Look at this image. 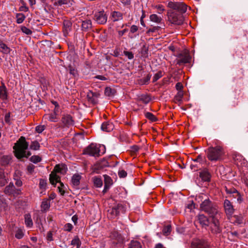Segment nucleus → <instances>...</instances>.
Returning a JSON list of instances; mask_svg holds the SVG:
<instances>
[{
    "label": "nucleus",
    "instance_id": "1",
    "mask_svg": "<svg viewBox=\"0 0 248 248\" xmlns=\"http://www.w3.org/2000/svg\"><path fill=\"white\" fill-rule=\"evenodd\" d=\"M205 195H199L196 198V200L201 202L200 209L210 216V230L214 234H220L222 232V213L219 210L218 207L209 198L204 199Z\"/></svg>",
    "mask_w": 248,
    "mask_h": 248
},
{
    "label": "nucleus",
    "instance_id": "2",
    "mask_svg": "<svg viewBox=\"0 0 248 248\" xmlns=\"http://www.w3.org/2000/svg\"><path fill=\"white\" fill-rule=\"evenodd\" d=\"M29 143L26 141L24 137H21L15 143L13 148L15 150L16 156L21 159L26 156V150L28 149Z\"/></svg>",
    "mask_w": 248,
    "mask_h": 248
},
{
    "label": "nucleus",
    "instance_id": "3",
    "mask_svg": "<svg viewBox=\"0 0 248 248\" xmlns=\"http://www.w3.org/2000/svg\"><path fill=\"white\" fill-rule=\"evenodd\" d=\"M66 167L64 164H57L56 165L53 171L49 175V181L52 185L55 186L57 182L60 181V177L58 175L57 173H60L63 174L66 171Z\"/></svg>",
    "mask_w": 248,
    "mask_h": 248
},
{
    "label": "nucleus",
    "instance_id": "4",
    "mask_svg": "<svg viewBox=\"0 0 248 248\" xmlns=\"http://www.w3.org/2000/svg\"><path fill=\"white\" fill-rule=\"evenodd\" d=\"M224 154L223 148L220 146L211 147L208 149L207 157L211 161H217L220 160Z\"/></svg>",
    "mask_w": 248,
    "mask_h": 248
},
{
    "label": "nucleus",
    "instance_id": "5",
    "mask_svg": "<svg viewBox=\"0 0 248 248\" xmlns=\"http://www.w3.org/2000/svg\"><path fill=\"white\" fill-rule=\"evenodd\" d=\"M168 20L172 24L180 25L183 23L184 17L182 14L170 10L168 12Z\"/></svg>",
    "mask_w": 248,
    "mask_h": 248
},
{
    "label": "nucleus",
    "instance_id": "6",
    "mask_svg": "<svg viewBox=\"0 0 248 248\" xmlns=\"http://www.w3.org/2000/svg\"><path fill=\"white\" fill-rule=\"evenodd\" d=\"M125 210V206L121 203H118L114 205L111 209L108 210V213L111 218H114L121 214H124Z\"/></svg>",
    "mask_w": 248,
    "mask_h": 248
},
{
    "label": "nucleus",
    "instance_id": "7",
    "mask_svg": "<svg viewBox=\"0 0 248 248\" xmlns=\"http://www.w3.org/2000/svg\"><path fill=\"white\" fill-rule=\"evenodd\" d=\"M168 7L182 14L185 13L187 10V5L182 2L170 1L168 4Z\"/></svg>",
    "mask_w": 248,
    "mask_h": 248
},
{
    "label": "nucleus",
    "instance_id": "8",
    "mask_svg": "<svg viewBox=\"0 0 248 248\" xmlns=\"http://www.w3.org/2000/svg\"><path fill=\"white\" fill-rule=\"evenodd\" d=\"M100 150L94 144L92 143L84 150V154L91 156H96L99 155Z\"/></svg>",
    "mask_w": 248,
    "mask_h": 248
},
{
    "label": "nucleus",
    "instance_id": "9",
    "mask_svg": "<svg viewBox=\"0 0 248 248\" xmlns=\"http://www.w3.org/2000/svg\"><path fill=\"white\" fill-rule=\"evenodd\" d=\"M192 248H211L209 243L203 239L194 240L191 244Z\"/></svg>",
    "mask_w": 248,
    "mask_h": 248
},
{
    "label": "nucleus",
    "instance_id": "10",
    "mask_svg": "<svg viewBox=\"0 0 248 248\" xmlns=\"http://www.w3.org/2000/svg\"><path fill=\"white\" fill-rule=\"evenodd\" d=\"M94 19L98 23L104 24L107 21V16L104 11L97 12L94 15Z\"/></svg>",
    "mask_w": 248,
    "mask_h": 248
},
{
    "label": "nucleus",
    "instance_id": "11",
    "mask_svg": "<svg viewBox=\"0 0 248 248\" xmlns=\"http://www.w3.org/2000/svg\"><path fill=\"white\" fill-rule=\"evenodd\" d=\"M61 121L63 127H70L74 124V121L72 116L69 114L63 115Z\"/></svg>",
    "mask_w": 248,
    "mask_h": 248
},
{
    "label": "nucleus",
    "instance_id": "12",
    "mask_svg": "<svg viewBox=\"0 0 248 248\" xmlns=\"http://www.w3.org/2000/svg\"><path fill=\"white\" fill-rule=\"evenodd\" d=\"M100 96L98 92H93L89 91L87 94V97L89 102L93 104H96L98 102V98Z\"/></svg>",
    "mask_w": 248,
    "mask_h": 248
},
{
    "label": "nucleus",
    "instance_id": "13",
    "mask_svg": "<svg viewBox=\"0 0 248 248\" xmlns=\"http://www.w3.org/2000/svg\"><path fill=\"white\" fill-rule=\"evenodd\" d=\"M191 61V57L188 54H180L178 56V59L176 60V64L181 65L183 64H185L190 62Z\"/></svg>",
    "mask_w": 248,
    "mask_h": 248
},
{
    "label": "nucleus",
    "instance_id": "14",
    "mask_svg": "<svg viewBox=\"0 0 248 248\" xmlns=\"http://www.w3.org/2000/svg\"><path fill=\"white\" fill-rule=\"evenodd\" d=\"M224 208L225 212L228 216H231L234 213V209L231 202L227 199L224 202Z\"/></svg>",
    "mask_w": 248,
    "mask_h": 248
},
{
    "label": "nucleus",
    "instance_id": "15",
    "mask_svg": "<svg viewBox=\"0 0 248 248\" xmlns=\"http://www.w3.org/2000/svg\"><path fill=\"white\" fill-rule=\"evenodd\" d=\"M198 221L202 227H210V218H208L203 214L199 215L198 216Z\"/></svg>",
    "mask_w": 248,
    "mask_h": 248
},
{
    "label": "nucleus",
    "instance_id": "16",
    "mask_svg": "<svg viewBox=\"0 0 248 248\" xmlns=\"http://www.w3.org/2000/svg\"><path fill=\"white\" fill-rule=\"evenodd\" d=\"M199 176L204 182H209L211 180V175L208 170L204 168L199 172Z\"/></svg>",
    "mask_w": 248,
    "mask_h": 248
},
{
    "label": "nucleus",
    "instance_id": "17",
    "mask_svg": "<svg viewBox=\"0 0 248 248\" xmlns=\"http://www.w3.org/2000/svg\"><path fill=\"white\" fill-rule=\"evenodd\" d=\"M72 22L69 20H64L63 22V32L64 36L66 37L72 29Z\"/></svg>",
    "mask_w": 248,
    "mask_h": 248
},
{
    "label": "nucleus",
    "instance_id": "18",
    "mask_svg": "<svg viewBox=\"0 0 248 248\" xmlns=\"http://www.w3.org/2000/svg\"><path fill=\"white\" fill-rule=\"evenodd\" d=\"M110 18L113 22L118 21L123 19V15L120 12L113 11L111 14Z\"/></svg>",
    "mask_w": 248,
    "mask_h": 248
},
{
    "label": "nucleus",
    "instance_id": "19",
    "mask_svg": "<svg viewBox=\"0 0 248 248\" xmlns=\"http://www.w3.org/2000/svg\"><path fill=\"white\" fill-rule=\"evenodd\" d=\"M114 128V125L112 123L106 122L101 125V129L105 132H110Z\"/></svg>",
    "mask_w": 248,
    "mask_h": 248
},
{
    "label": "nucleus",
    "instance_id": "20",
    "mask_svg": "<svg viewBox=\"0 0 248 248\" xmlns=\"http://www.w3.org/2000/svg\"><path fill=\"white\" fill-rule=\"evenodd\" d=\"M45 119H47L50 122H57L59 120V115L54 113L45 114L44 116Z\"/></svg>",
    "mask_w": 248,
    "mask_h": 248
},
{
    "label": "nucleus",
    "instance_id": "21",
    "mask_svg": "<svg viewBox=\"0 0 248 248\" xmlns=\"http://www.w3.org/2000/svg\"><path fill=\"white\" fill-rule=\"evenodd\" d=\"M50 200L49 199H44L42 201L41 205V211L42 212H46L50 208Z\"/></svg>",
    "mask_w": 248,
    "mask_h": 248
},
{
    "label": "nucleus",
    "instance_id": "22",
    "mask_svg": "<svg viewBox=\"0 0 248 248\" xmlns=\"http://www.w3.org/2000/svg\"><path fill=\"white\" fill-rule=\"evenodd\" d=\"M25 224L27 227L31 228L33 226V221L30 214H26L24 215Z\"/></svg>",
    "mask_w": 248,
    "mask_h": 248
},
{
    "label": "nucleus",
    "instance_id": "23",
    "mask_svg": "<svg viewBox=\"0 0 248 248\" xmlns=\"http://www.w3.org/2000/svg\"><path fill=\"white\" fill-rule=\"evenodd\" d=\"M73 0H55L54 5V6H62V5H68L70 6L72 5Z\"/></svg>",
    "mask_w": 248,
    "mask_h": 248
},
{
    "label": "nucleus",
    "instance_id": "24",
    "mask_svg": "<svg viewBox=\"0 0 248 248\" xmlns=\"http://www.w3.org/2000/svg\"><path fill=\"white\" fill-rule=\"evenodd\" d=\"M81 176L78 174H74L72 178L71 183L74 186H78L80 184Z\"/></svg>",
    "mask_w": 248,
    "mask_h": 248
},
{
    "label": "nucleus",
    "instance_id": "25",
    "mask_svg": "<svg viewBox=\"0 0 248 248\" xmlns=\"http://www.w3.org/2000/svg\"><path fill=\"white\" fill-rule=\"evenodd\" d=\"M139 100L143 103L147 104L151 100V98L147 94H142L139 96Z\"/></svg>",
    "mask_w": 248,
    "mask_h": 248
},
{
    "label": "nucleus",
    "instance_id": "26",
    "mask_svg": "<svg viewBox=\"0 0 248 248\" xmlns=\"http://www.w3.org/2000/svg\"><path fill=\"white\" fill-rule=\"evenodd\" d=\"M104 183L106 189H109L110 186L112 185V180L110 176L108 175H104Z\"/></svg>",
    "mask_w": 248,
    "mask_h": 248
},
{
    "label": "nucleus",
    "instance_id": "27",
    "mask_svg": "<svg viewBox=\"0 0 248 248\" xmlns=\"http://www.w3.org/2000/svg\"><path fill=\"white\" fill-rule=\"evenodd\" d=\"M7 93L6 87L3 85L0 86V99L4 100L7 99Z\"/></svg>",
    "mask_w": 248,
    "mask_h": 248
},
{
    "label": "nucleus",
    "instance_id": "28",
    "mask_svg": "<svg viewBox=\"0 0 248 248\" xmlns=\"http://www.w3.org/2000/svg\"><path fill=\"white\" fill-rule=\"evenodd\" d=\"M226 190L228 193L235 194V198H237V201L239 203H241L243 201L240 194L235 189H233L232 190H228V189L226 188Z\"/></svg>",
    "mask_w": 248,
    "mask_h": 248
},
{
    "label": "nucleus",
    "instance_id": "29",
    "mask_svg": "<svg viewBox=\"0 0 248 248\" xmlns=\"http://www.w3.org/2000/svg\"><path fill=\"white\" fill-rule=\"evenodd\" d=\"M110 236L112 239L117 240L118 242H120L122 240L121 234L117 231L111 232Z\"/></svg>",
    "mask_w": 248,
    "mask_h": 248
},
{
    "label": "nucleus",
    "instance_id": "30",
    "mask_svg": "<svg viewBox=\"0 0 248 248\" xmlns=\"http://www.w3.org/2000/svg\"><path fill=\"white\" fill-rule=\"evenodd\" d=\"M184 96L183 91H179L174 98V102L175 103H181Z\"/></svg>",
    "mask_w": 248,
    "mask_h": 248
},
{
    "label": "nucleus",
    "instance_id": "31",
    "mask_svg": "<svg viewBox=\"0 0 248 248\" xmlns=\"http://www.w3.org/2000/svg\"><path fill=\"white\" fill-rule=\"evenodd\" d=\"M81 27L83 30L87 31L92 27V22L90 20H86L82 21Z\"/></svg>",
    "mask_w": 248,
    "mask_h": 248
},
{
    "label": "nucleus",
    "instance_id": "32",
    "mask_svg": "<svg viewBox=\"0 0 248 248\" xmlns=\"http://www.w3.org/2000/svg\"><path fill=\"white\" fill-rule=\"evenodd\" d=\"M0 51L4 53L8 54L10 52V49L5 44L0 41Z\"/></svg>",
    "mask_w": 248,
    "mask_h": 248
},
{
    "label": "nucleus",
    "instance_id": "33",
    "mask_svg": "<svg viewBox=\"0 0 248 248\" xmlns=\"http://www.w3.org/2000/svg\"><path fill=\"white\" fill-rule=\"evenodd\" d=\"M15 187L13 184L10 183L8 186L5 188L4 192L7 194H12L15 191Z\"/></svg>",
    "mask_w": 248,
    "mask_h": 248
},
{
    "label": "nucleus",
    "instance_id": "34",
    "mask_svg": "<svg viewBox=\"0 0 248 248\" xmlns=\"http://www.w3.org/2000/svg\"><path fill=\"white\" fill-rule=\"evenodd\" d=\"M69 73L73 76L74 78H77L78 76V70L72 65H69L68 67Z\"/></svg>",
    "mask_w": 248,
    "mask_h": 248
},
{
    "label": "nucleus",
    "instance_id": "35",
    "mask_svg": "<svg viewBox=\"0 0 248 248\" xmlns=\"http://www.w3.org/2000/svg\"><path fill=\"white\" fill-rule=\"evenodd\" d=\"M194 163H199V164H203L205 163V158L201 155H199L195 159L193 160Z\"/></svg>",
    "mask_w": 248,
    "mask_h": 248
},
{
    "label": "nucleus",
    "instance_id": "36",
    "mask_svg": "<svg viewBox=\"0 0 248 248\" xmlns=\"http://www.w3.org/2000/svg\"><path fill=\"white\" fill-rule=\"evenodd\" d=\"M16 23L17 24L22 23L25 19L26 16L22 13H17L16 16Z\"/></svg>",
    "mask_w": 248,
    "mask_h": 248
},
{
    "label": "nucleus",
    "instance_id": "37",
    "mask_svg": "<svg viewBox=\"0 0 248 248\" xmlns=\"http://www.w3.org/2000/svg\"><path fill=\"white\" fill-rule=\"evenodd\" d=\"M11 160V156L9 155H3L1 158V163L2 165H7L9 164Z\"/></svg>",
    "mask_w": 248,
    "mask_h": 248
},
{
    "label": "nucleus",
    "instance_id": "38",
    "mask_svg": "<svg viewBox=\"0 0 248 248\" xmlns=\"http://www.w3.org/2000/svg\"><path fill=\"white\" fill-rule=\"evenodd\" d=\"M128 248H142L141 244L138 241L132 240L129 244Z\"/></svg>",
    "mask_w": 248,
    "mask_h": 248
},
{
    "label": "nucleus",
    "instance_id": "39",
    "mask_svg": "<svg viewBox=\"0 0 248 248\" xmlns=\"http://www.w3.org/2000/svg\"><path fill=\"white\" fill-rule=\"evenodd\" d=\"M71 245L76 246L77 248H79L81 245V242L78 236L74 237L71 241Z\"/></svg>",
    "mask_w": 248,
    "mask_h": 248
},
{
    "label": "nucleus",
    "instance_id": "40",
    "mask_svg": "<svg viewBox=\"0 0 248 248\" xmlns=\"http://www.w3.org/2000/svg\"><path fill=\"white\" fill-rule=\"evenodd\" d=\"M145 116L146 118L150 120L151 121L154 122L157 120V118L152 113L147 112L145 114Z\"/></svg>",
    "mask_w": 248,
    "mask_h": 248
},
{
    "label": "nucleus",
    "instance_id": "41",
    "mask_svg": "<svg viewBox=\"0 0 248 248\" xmlns=\"http://www.w3.org/2000/svg\"><path fill=\"white\" fill-rule=\"evenodd\" d=\"M150 19L151 21L155 23H160L162 20L161 17H159L156 14H152L150 15Z\"/></svg>",
    "mask_w": 248,
    "mask_h": 248
},
{
    "label": "nucleus",
    "instance_id": "42",
    "mask_svg": "<svg viewBox=\"0 0 248 248\" xmlns=\"http://www.w3.org/2000/svg\"><path fill=\"white\" fill-rule=\"evenodd\" d=\"M171 227L170 225H168L164 226L162 230V233L164 235H169L171 232Z\"/></svg>",
    "mask_w": 248,
    "mask_h": 248
},
{
    "label": "nucleus",
    "instance_id": "43",
    "mask_svg": "<svg viewBox=\"0 0 248 248\" xmlns=\"http://www.w3.org/2000/svg\"><path fill=\"white\" fill-rule=\"evenodd\" d=\"M151 77V75L150 74L147 75V76L141 79H140L139 80V83L141 85H144L147 84L149 81L150 80Z\"/></svg>",
    "mask_w": 248,
    "mask_h": 248
},
{
    "label": "nucleus",
    "instance_id": "44",
    "mask_svg": "<svg viewBox=\"0 0 248 248\" xmlns=\"http://www.w3.org/2000/svg\"><path fill=\"white\" fill-rule=\"evenodd\" d=\"M40 145L39 143L36 141H32L30 145V148L33 150H38L39 149Z\"/></svg>",
    "mask_w": 248,
    "mask_h": 248
},
{
    "label": "nucleus",
    "instance_id": "45",
    "mask_svg": "<svg viewBox=\"0 0 248 248\" xmlns=\"http://www.w3.org/2000/svg\"><path fill=\"white\" fill-rule=\"evenodd\" d=\"M6 183V180L4 176L3 170H0V186H3Z\"/></svg>",
    "mask_w": 248,
    "mask_h": 248
},
{
    "label": "nucleus",
    "instance_id": "46",
    "mask_svg": "<svg viewBox=\"0 0 248 248\" xmlns=\"http://www.w3.org/2000/svg\"><path fill=\"white\" fill-rule=\"evenodd\" d=\"M93 181L94 184L96 186L100 187L102 186L103 183L101 178L98 177H94Z\"/></svg>",
    "mask_w": 248,
    "mask_h": 248
},
{
    "label": "nucleus",
    "instance_id": "47",
    "mask_svg": "<svg viewBox=\"0 0 248 248\" xmlns=\"http://www.w3.org/2000/svg\"><path fill=\"white\" fill-rule=\"evenodd\" d=\"M202 164H199V163H192L190 165V168L192 170H193L194 171H196L198 169H200L202 167Z\"/></svg>",
    "mask_w": 248,
    "mask_h": 248
},
{
    "label": "nucleus",
    "instance_id": "48",
    "mask_svg": "<svg viewBox=\"0 0 248 248\" xmlns=\"http://www.w3.org/2000/svg\"><path fill=\"white\" fill-rule=\"evenodd\" d=\"M163 76L162 72L161 71H158L157 73L155 74L153 77V81L154 82L156 81L160 78H161Z\"/></svg>",
    "mask_w": 248,
    "mask_h": 248
},
{
    "label": "nucleus",
    "instance_id": "49",
    "mask_svg": "<svg viewBox=\"0 0 248 248\" xmlns=\"http://www.w3.org/2000/svg\"><path fill=\"white\" fill-rule=\"evenodd\" d=\"M31 161L37 163L41 161V158L38 155H33L30 158Z\"/></svg>",
    "mask_w": 248,
    "mask_h": 248
},
{
    "label": "nucleus",
    "instance_id": "50",
    "mask_svg": "<svg viewBox=\"0 0 248 248\" xmlns=\"http://www.w3.org/2000/svg\"><path fill=\"white\" fill-rule=\"evenodd\" d=\"M24 236V233L22 230L18 229L15 234V237L17 239H21Z\"/></svg>",
    "mask_w": 248,
    "mask_h": 248
},
{
    "label": "nucleus",
    "instance_id": "51",
    "mask_svg": "<svg viewBox=\"0 0 248 248\" xmlns=\"http://www.w3.org/2000/svg\"><path fill=\"white\" fill-rule=\"evenodd\" d=\"M160 27L159 26H154L152 28H150L146 32L147 34H149L151 32H155L158 31Z\"/></svg>",
    "mask_w": 248,
    "mask_h": 248
},
{
    "label": "nucleus",
    "instance_id": "52",
    "mask_svg": "<svg viewBox=\"0 0 248 248\" xmlns=\"http://www.w3.org/2000/svg\"><path fill=\"white\" fill-rule=\"evenodd\" d=\"M46 182L44 179H40L39 182V187L40 189H45L46 186Z\"/></svg>",
    "mask_w": 248,
    "mask_h": 248
},
{
    "label": "nucleus",
    "instance_id": "53",
    "mask_svg": "<svg viewBox=\"0 0 248 248\" xmlns=\"http://www.w3.org/2000/svg\"><path fill=\"white\" fill-rule=\"evenodd\" d=\"M21 30L23 33L27 35H30L32 33V31L25 26L21 27Z\"/></svg>",
    "mask_w": 248,
    "mask_h": 248
},
{
    "label": "nucleus",
    "instance_id": "54",
    "mask_svg": "<svg viewBox=\"0 0 248 248\" xmlns=\"http://www.w3.org/2000/svg\"><path fill=\"white\" fill-rule=\"evenodd\" d=\"M124 53L129 60H131L134 58V54L132 52L124 51Z\"/></svg>",
    "mask_w": 248,
    "mask_h": 248
},
{
    "label": "nucleus",
    "instance_id": "55",
    "mask_svg": "<svg viewBox=\"0 0 248 248\" xmlns=\"http://www.w3.org/2000/svg\"><path fill=\"white\" fill-rule=\"evenodd\" d=\"M45 129V125H38L35 128L36 131L38 133H41Z\"/></svg>",
    "mask_w": 248,
    "mask_h": 248
},
{
    "label": "nucleus",
    "instance_id": "56",
    "mask_svg": "<svg viewBox=\"0 0 248 248\" xmlns=\"http://www.w3.org/2000/svg\"><path fill=\"white\" fill-rule=\"evenodd\" d=\"M118 175L120 178H124L127 176V172L123 170H120L118 171Z\"/></svg>",
    "mask_w": 248,
    "mask_h": 248
},
{
    "label": "nucleus",
    "instance_id": "57",
    "mask_svg": "<svg viewBox=\"0 0 248 248\" xmlns=\"http://www.w3.org/2000/svg\"><path fill=\"white\" fill-rule=\"evenodd\" d=\"M35 169V166L32 164H30L27 167V170L28 172L31 174L33 171Z\"/></svg>",
    "mask_w": 248,
    "mask_h": 248
},
{
    "label": "nucleus",
    "instance_id": "58",
    "mask_svg": "<svg viewBox=\"0 0 248 248\" xmlns=\"http://www.w3.org/2000/svg\"><path fill=\"white\" fill-rule=\"evenodd\" d=\"M138 29L137 26L133 25L130 27V32L131 33H134L138 31Z\"/></svg>",
    "mask_w": 248,
    "mask_h": 248
},
{
    "label": "nucleus",
    "instance_id": "59",
    "mask_svg": "<svg viewBox=\"0 0 248 248\" xmlns=\"http://www.w3.org/2000/svg\"><path fill=\"white\" fill-rule=\"evenodd\" d=\"M73 228V225L70 223H67L64 226L65 230L68 232H70Z\"/></svg>",
    "mask_w": 248,
    "mask_h": 248
},
{
    "label": "nucleus",
    "instance_id": "60",
    "mask_svg": "<svg viewBox=\"0 0 248 248\" xmlns=\"http://www.w3.org/2000/svg\"><path fill=\"white\" fill-rule=\"evenodd\" d=\"M4 121L7 124H10V113H6L5 115Z\"/></svg>",
    "mask_w": 248,
    "mask_h": 248
},
{
    "label": "nucleus",
    "instance_id": "61",
    "mask_svg": "<svg viewBox=\"0 0 248 248\" xmlns=\"http://www.w3.org/2000/svg\"><path fill=\"white\" fill-rule=\"evenodd\" d=\"M155 8L158 10V14H162L163 12L164 11V8L163 5H158L155 6Z\"/></svg>",
    "mask_w": 248,
    "mask_h": 248
},
{
    "label": "nucleus",
    "instance_id": "62",
    "mask_svg": "<svg viewBox=\"0 0 248 248\" xmlns=\"http://www.w3.org/2000/svg\"><path fill=\"white\" fill-rule=\"evenodd\" d=\"M29 10V8L25 5L24 2H23V4L22 6H20L19 8L20 11H24V12H28Z\"/></svg>",
    "mask_w": 248,
    "mask_h": 248
},
{
    "label": "nucleus",
    "instance_id": "63",
    "mask_svg": "<svg viewBox=\"0 0 248 248\" xmlns=\"http://www.w3.org/2000/svg\"><path fill=\"white\" fill-rule=\"evenodd\" d=\"M175 88L177 90L179 91H182V89L183 88V86L181 82H178L176 83L175 85Z\"/></svg>",
    "mask_w": 248,
    "mask_h": 248
},
{
    "label": "nucleus",
    "instance_id": "64",
    "mask_svg": "<svg viewBox=\"0 0 248 248\" xmlns=\"http://www.w3.org/2000/svg\"><path fill=\"white\" fill-rule=\"evenodd\" d=\"M105 94L108 96H110L112 94V89L110 88L107 87L105 90Z\"/></svg>",
    "mask_w": 248,
    "mask_h": 248
}]
</instances>
